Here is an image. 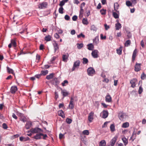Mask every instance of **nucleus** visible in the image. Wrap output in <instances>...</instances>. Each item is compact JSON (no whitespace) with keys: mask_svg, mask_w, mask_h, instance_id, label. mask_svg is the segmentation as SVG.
<instances>
[{"mask_svg":"<svg viewBox=\"0 0 146 146\" xmlns=\"http://www.w3.org/2000/svg\"><path fill=\"white\" fill-rule=\"evenodd\" d=\"M33 133H39L42 132L43 130L38 127H35L31 129L30 131Z\"/></svg>","mask_w":146,"mask_h":146,"instance_id":"nucleus-1","label":"nucleus"},{"mask_svg":"<svg viewBox=\"0 0 146 146\" xmlns=\"http://www.w3.org/2000/svg\"><path fill=\"white\" fill-rule=\"evenodd\" d=\"M87 72L88 75L90 76H92L95 73V71L94 69L93 68L91 67L88 69Z\"/></svg>","mask_w":146,"mask_h":146,"instance_id":"nucleus-2","label":"nucleus"},{"mask_svg":"<svg viewBox=\"0 0 146 146\" xmlns=\"http://www.w3.org/2000/svg\"><path fill=\"white\" fill-rule=\"evenodd\" d=\"M80 61L79 60H77L74 64L73 66L72 69V71H74L76 68L78 67L80 64Z\"/></svg>","mask_w":146,"mask_h":146,"instance_id":"nucleus-3","label":"nucleus"},{"mask_svg":"<svg viewBox=\"0 0 146 146\" xmlns=\"http://www.w3.org/2000/svg\"><path fill=\"white\" fill-rule=\"evenodd\" d=\"M118 116L121 120H123L124 118H126L127 115L125 113L120 112L119 113Z\"/></svg>","mask_w":146,"mask_h":146,"instance_id":"nucleus-4","label":"nucleus"},{"mask_svg":"<svg viewBox=\"0 0 146 146\" xmlns=\"http://www.w3.org/2000/svg\"><path fill=\"white\" fill-rule=\"evenodd\" d=\"M130 83L131 84V87L134 88L135 87L136 84L137 82V80L135 78H133L130 81Z\"/></svg>","mask_w":146,"mask_h":146,"instance_id":"nucleus-5","label":"nucleus"},{"mask_svg":"<svg viewBox=\"0 0 146 146\" xmlns=\"http://www.w3.org/2000/svg\"><path fill=\"white\" fill-rule=\"evenodd\" d=\"M74 104L73 101V99L71 97L69 105L68 108L70 109H72L74 108Z\"/></svg>","mask_w":146,"mask_h":146,"instance_id":"nucleus-6","label":"nucleus"},{"mask_svg":"<svg viewBox=\"0 0 146 146\" xmlns=\"http://www.w3.org/2000/svg\"><path fill=\"white\" fill-rule=\"evenodd\" d=\"M117 138L118 137L117 136L115 135L111 140L110 142V145L111 146H114Z\"/></svg>","mask_w":146,"mask_h":146,"instance_id":"nucleus-7","label":"nucleus"},{"mask_svg":"<svg viewBox=\"0 0 146 146\" xmlns=\"http://www.w3.org/2000/svg\"><path fill=\"white\" fill-rule=\"evenodd\" d=\"M94 115V112L93 111H91L89 114L88 119L90 122L92 121L94 119L93 116Z\"/></svg>","mask_w":146,"mask_h":146,"instance_id":"nucleus-8","label":"nucleus"},{"mask_svg":"<svg viewBox=\"0 0 146 146\" xmlns=\"http://www.w3.org/2000/svg\"><path fill=\"white\" fill-rule=\"evenodd\" d=\"M53 45L54 47V52H56V51L58 50L59 46L58 43L55 41H54V42L53 43Z\"/></svg>","mask_w":146,"mask_h":146,"instance_id":"nucleus-9","label":"nucleus"},{"mask_svg":"<svg viewBox=\"0 0 146 146\" xmlns=\"http://www.w3.org/2000/svg\"><path fill=\"white\" fill-rule=\"evenodd\" d=\"M41 135H43V133H37L36 135L33 137V138L36 140L40 139L42 138Z\"/></svg>","mask_w":146,"mask_h":146,"instance_id":"nucleus-10","label":"nucleus"},{"mask_svg":"<svg viewBox=\"0 0 146 146\" xmlns=\"http://www.w3.org/2000/svg\"><path fill=\"white\" fill-rule=\"evenodd\" d=\"M98 50H95L92 52V55L94 58H97L98 57Z\"/></svg>","mask_w":146,"mask_h":146,"instance_id":"nucleus-11","label":"nucleus"},{"mask_svg":"<svg viewBox=\"0 0 146 146\" xmlns=\"http://www.w3.org/2000/svg\"><path fill=\"white\" fill-rule=\"evenodd\" d=\"M105 101L107 102H111L112 101L111 97L109 94H108L105 97Z\"/></svg>","mask_w":146,"mask_h":146,"instance_id":"nucleus-12","label":"nucleus"},{"mask_svg":"<svg viewBox=\"0 0 146 146\" xmlns=\"http://www.w3.org/2000/svg\"><path fill=\"white\" fill-rule=\"evenodd\" d=\"M47 5V3L43 2L38 5V7L39 9H42L46 7Z\"/></svg>","mask_w":146,"mask_h":146,"instance_id":"nucleus-13","label":"nucleus"},{"mask_svg":"<svg viewBox=\"0 0 146 146\" xmlns=\"http://www.w3.org/2000/svg\"><path fill=\"white\" fill-rule=\"evenodd\" d=\"M17 88L16 86H13L11 87L10 89V92L12 94H14L17 90Z\"/></svg>","mask_w":146,"mask_h":146,"instance_id":"nucleus-14","label":"nucleus"},{"mask_svg":"<svg viewBox=\"0 0 146 146\" xmlns=\"http://www.w3.org/2000/svg\"><path fill=\"white\" fill-rule=\"evenodd\" d=\"M102 118H106L108 117V112L107 110H104L102 111Z\"/></svg>","mask_w":146,"mask_h":146,"instance_id":"nucleus-15","label":"nucleus"},{"mask_svg":"<svg viewBox=\"0 0 146 146\" xmlns=\"http://www.w3.org/2000/svg\"><path fill=\"white\" fill-rule=\"evenodd\" d=\"M58 113L59 116L63 118L65 117V116L63 111L62 110H59L58 111Z\"/></svg>","mask_w":146,"mask_h":146,"instance_id":"nucleus-16","label":"nucleus"},{"mask_svg":"<svg viewBox=\"0 0 146 146\" xmlns=\"http://www.w3.org/2000/svg\"><path fill=\"white\" fill-rule=\"evenodd\" d=\"M140 64L137 63L135 66V71L138 72L141 69Z\"/></svg>","mask_w":146,"mask_h":146,"instance_id":"nucleus-17","label":"nucleus"},{"mask_svg":"<svg viewBox=\"0 0 146 146\" xmlns=\"http://www.w3.org/2000/svg\"><path fill=\"white\" fill-rule=\"evenodd\" d=\"M68 56L69 55L68 54L67 55L63 54L62 56V60L64 62H66Z\"/></svg>","mask_w":146,"mask_h":146,"instance_id":"nucleus-18","label":"nucleus"},{"mask_svg":"<svg viewBox=\"0 0 146 146\" xmlns=\"http://www.w3.org/2000/svg\"><path fill=\"white\" fill-rule=\"evenodd\" d=\"M31 123L30 121H27L25 125V128L27 129H29L31 127Z\"/></svg>","mask_w":146,"mask_h":146,"instance_id":"nucleus-19","label":"nucleus"},{"mask_svg":"<svg viewBox=\"0 0 146 146\" xmlns=\"http://www.w3.org/2000/svg\"><path fill=\"white\" fill-rule=\"evenodd\" d=\"M93 42L94 44L97 45L99 42V38L98 36H96L93 39Z\"/></svg>","mask_w":146,"mask_h":146,"instance_id":"nucleus-20","label":"nucleus"},{"mask_svg":"<svg viewBox=\"0 0 146 146\" xmlns=\"http://www.w3.org/2000/svg\"><path fill=\"white\" fill-rule=\"evenodd\" d=\"M52 82L53 84L56 86H57L59 83L57 78H55L53 79L52 81Z\"/></svg>","mask_w":146,"mask_h":146,"instance_id":"nucleus-21","label":"nucleus"},{"mask_svg":"<svg viewBox=\"0 0 146 146\" xmlns=\"http://www.w3.org/2000/svg\"><path fill=\"white\" fill-rule=\"evenodd\" d=\"M114 10L117 12H118L117 10L119 7V5L117 3H115L114 4Z\"/></svg>","mask_w":146,"mask_h":146,"instance_id":"nucleus-22","label":"nucleus"},{"mask_svg":"<svg viewBox=\"0 0 146 146\" xmlns=\"http://www.w3.org/2000/svg\"><path fill=\"white\" fill-rule=\"evenodd\" d=\"M61 93L64 97L67 96L68 94V93L66 90H62L61 89Z\"/></svg>","mask_w":146,"mask_h":146,"instance_id":"nucleus-23","label":"nucleus"},{"mask_svg":"<svg viewBox=\"0 0 146 146\" xmlns=\"http://www.w3.org/2000/svg\"><path fill=\"white\" fill-rule=\"evenodd\" d=\"M29 138L28 137H20V140L21 141H25L27 140H29Z\"/></svg>","mask_w":146,"mask_h":146,"instance_id":"nucleus-24","label":"nucleus"},{"mask_svg":"<svg viewBox=\"0 0 146 146\" xmlns=\"http://www.w3.org/2000/svg\"><path fill=\"white\" fill-rule=\"evenodd\" d=\"M88 49L89 50H92L94 48V45L92 43L88 44Z\"/></svg>","mask_w":146,"mask_h":146,"instance_id":"nucleus-25","label":"nucleus"},{"mask_svg":"<svg viewBox=\"0 0 146 146\" xmlns=\"http://www.w3.org/2000/svg\"><path fill=\"white\" fill-rule=\"evenodd\" d=\"M106 143L105 140H103L101 141L99 144V146H105L106 145Z\"/></svg>","mask_w":146,"mask_h":146,"instance_id":"nucleus-26","label":"nucleus"},{"mask_svg":"<svg viewBox=\"0 0 146 146\" xmlns=\"http://www.w3.org/2000/svg\"><path fill=\"white\" fill-rule=\"evenodd\" d=\"M115 27L116 30H119L121 27V25L118 23L115 24Z\"/></svg>","mask_w":146,"mask_h":146,"instance_id":"nucleus-27","label":"nucleus"},{"mask_svg":"<svg viewBox=\"0 0 146 146\" xmlns=\"http://www.w3.org/2000/svg\"><path fill=\"white\" fill-rule=\"evenodd\" d=\"M51 36L49 35L46 36L44 38V40L46 41H49L51 40Z\"/></svg>","mask_w":146,"mask_h":146,"instance_id":"nucleus-28","label":"nucleus"},{"mask_svg":"<svg viewBox=\"0 0 146 146\" xmlns=\"http://www.w3.org/2000/svg\"><path fill=\"white\" fill-rule=\"evenodd\" d=\"M129 125V123L128 122H126L123 124L122 127L123 128H126L128 127Z\"/></svg>","mask_w":146,"mask_h":146,"instance_id":"nucleus-29","label":"nucleus"},{"mask_svg":"<svg viewBox=\"0 0 146 146\" xmlns=\"http://www.w3.org/2000/svg\"><path fill=\"white\" fill-rule=\"evenodd\" d=\"M7 72L9 73L14 74L13 71L12 69L10 68L8 66L7 67Z\"/></svg>","mask_w":146,"mask_h":146,"instance_id":"nucleus-30","label":"nucleus"},{"mask_svg":"<svg viewBox=\"0 0 146 146\" xmlns=\"http://www.w3.org/2000/svg\"><path fill=\"white\" fill-rule=\"evenodd\" d=\"M54 76V74L53 73H51L49 75H47L46 76V78L48 80H50Z\"/></svg>","mask_w":146,"mask_h":146,"instance_id":"nucleus-31","label":"nucleus"},{"mask_svg":"<svg viewBox=\"0 0 146 146\" xmlns=\"http://www.w3.org/2000/svg\"><path fill=\"white\" fill-rule=\"evenodd\" d=\"M117 53L119 54L120 55L121 54L122 50V47H120L119 49H117L116 50Z\"/></svg>","mask_w":146,"mask_h":146,"instance_id":"nucleus-32","label":"nucleus"},{"mask_svg":"<svg viewBox=\"0 0 146 146\" xmlns=\"http://www.w3.org/2000/svg\"><path fill=\"white\" fill-rule=\"evenodd\" d=\"M12 45L14 47L16 46V43L15 39H13L11 40V43Z\"/></svg>","mask_w":146,"mask_h":146,"instance_id":"nucleus-33","label":"nucleus"},{"mask_svg":"<svg viewBox=\"0 0 146 146\" xmlns=\"http://www.w3.org/2000/svg\"><path fill=\"white\" fill-rule=\"evenodd\" d=\"M122 140L124 143V145H126L128 143L127 139L125 137H124L122 139Z\"/></svg>","mask_w":146,"mask_h":146,"instance_id":"nucleus-34","label":"nucleus"},{"mask_svg":"<svg viewBox=\"0 0 146 146\" xmlns=\"http://www.w3.org/2000/svg\"><path fill=\"white\" fill-rule=\"evenodd\" d=\"M82 23L85 25H87L88 24V22L87 18H84L82 20Z\"/></svg>","mask_w":146,"mask_h":146,"instance_id":"nucleus-35","label":"nucleus"},{"mask_svg":"<svg viewBox=\"0 0 146 146\" xmlns=\"http://www.w3.org/2000/svg\"><path fill=\"white\" fill-rule=\"evenodd\" d=\"M131 44V41L129 40H127L125 44V46H128L130 45Z\"/></svg>","mask_w":146,"mask_h":146,"instance_id":"nucleus-36","label":"nucleus"},{"mask_svg":"<svg viewBox=\"0 0 146 146\" xmlns=\"http://www.w3.org/2000/svg\"><path fill=\"white\" fill-rule=\"evenodd\" d=\"M113 17L115 19H117L119 18V15L116 13L113 12Z\"/></svg>","mask_w":146,"mask_h":146,"instance_id":"nucleus-37","label":"nucleus"},{"mask_svg":"<svg viewBox=\"0 0 146 146\" xmlns=\"http://www.w3.org/2000/svg\"><path fill=\"white\" fill-rule=\"evenodd\" d=\"M82 133L84 135H88L89 134V132L88 130H84L83 131Z\"/></svg>","mask_w":146,"mask_h":146,"instance_id":"nucleus-38","label":"nucleus"},{"mask_svg":"<svg viewBox=\"0 0 146 146\" xmlns=\"http://www.w3.org/2000/svg\"><path fill=\"white\" fill-rule=\"evenodd\" d=\"M77 48L79 49H81L83 46V44L82 43H77Z\"/></svg>","mask_w":146,"mask_h":146,"instance_id":"nucleus-39","label":"nucleus"},{"mask_svg":"<svg viewBox=\"0 0 146 146\" xmlns=\"http://www.w3.org/2000/svg\"><path fill=\"white\" fill-rule=\"evenodd\" d=\"M48 73V71L47 70L45 71H42L41 72V75H45L47 74Z\"/></svg>","mask_w":146,"mask_h":146,"instance_id":"nucleus-40","label":"nucleus"},{"mask_svg":"<svg viewBox=\"0 0 146 146\" xmlns=\"http://www.w3.org/2000/svg\"><path fill=\"white\" fill-rule=\"evenodd\" d=\"M82 60H83V63L84 64H86L88 62V59L86 58H83L82 59Z\"/></svg>","mask_w":146,"mask_h":146,"instance_id":"nucleus-41","label":"nucleus"},{"mask_svg":"<svg viewBox=\"0 0 146 146\" xmlns=\"http://www.w3.org/2000/svg\"><path fill=\"white\" fill-rule=\"evenodd\" d=\"M110 129L111 131H113L115 130V126L113 124H112L110 126Z\"/></svg>","mask_w":146,"mask_h":146,"instance_id":"nucleus-42","label":"nucleus"},{"mask_svg":"<svg viewBox=\"0 0 146 146\" xmlns=\"http://www.w3.org/2000/svg\"><path fill=\"white\" fill-rule=\"evenodd\" d=\"M64 9L62 7H60L59 8L58 10V11L59 13L61 14H62L63 13V11Z\"/></svg>","mask_w":146,"mask_h":146,"instance_id":"nucleus-43","label":"nucleus"},{"mask_svg":"<svg viewBox=\"0 0 146 146\" xmlns=\"http://www.w3.org/2000/svg\"><path fill=\"white\" fill-rule=\"evenodd\" d=\"M143 91V89L141 87V86H139V88L138 90V93L139 94H141Z\"/></svg>","mask_w":146,"mask_h":146,"instance_id":"nucleus-44","label":"nucleus"},{"mask_svg":"<svg viewBox=\"0 0 146 146\" xmlns=\"http://www.w3.org/2000/svg\"><path fill=\"white\" fill-rule=\"evenodd\" d=\"M90 29L91 30L96 31L97 30L96 28L94 25H92Z\"/></svg>","mask_w":146,"mask_h":146,"instance_id":"nucleus-45","label":"nucleus"},{"mask_svg":"<svg viewBox=\"0 0 146 146\" xmlns=\"http://www.w3.org/2000/svg\"><path fill=\"white\" fill-rule=\"evenodd\" d=\"M126 5L128 7L130 6H131L132 5V3L131 2L129 1H127L126 2Z\"/></svg>","mask_w":146,"mask_h":146,"instance_id":"nucleus-46","label":"nucleus"},{"mask_svg":"<svg viewBox=\"0 0 146 146\" xmlns=\"http://www.w3.org/2000/svg\"><path fill=\"white\" fill-rule=\"evenodd\" d=\"M66 121L68 124H70L72 122V120L70 118H67L66 119Z\"/></svg>","mask_w":146,"mask_h":146,"instance_id":"nucleus-47","label":"nucleus"},{"mask_svg":"<svg viewBox=\"0 0 146 146\" xmlns=\"http://www.w3.org/2000/svg\"><path fill=\"white\" fill-rule=\"evenodd\" d=\"M68 82L67 80H64L62 83V84L63 86H65L66 85L65 84H68Z\"/></svg>","mask_w":146,"mask_h":146,"instance_id":"nucleus-48","label":"nucleus"},{"mask_svg":"<svg viewBox=\"0 0 146 146\" xmlns=\"http://www.w3.org/2000/svg\"><path fill=\"white\" fill-rule=\"evenodd\" d=\"M100 12L102 15H104L106 14V10L104 9H102L100 11Z\"/></svg>","mask_w":146,"mask_h":146,"instance_id":"nucleus-49","label":"nucleus"},{"mask_svg":"<svg viewBox=\"0 0 146 146\" xmlns=\"http://www.w3.org/2000/svg\"><path fill=\"white\" fill-rule=\"evenodd\" d=\"M21 120L23 122H25L27 120L26 118L24 116L21 117Z\"/></svg>","mask_w":146,"mask_h":146,"instance_id":"nucleus-50","label":"nucleus"},{"mask_svg":"<svg viewBox=\"0 0 146 146\" xmlns=\"http://www.w3.org/2000/svg\"><path fill=\"white\" fill-rule=\"evenodd\" d=\"M65 2H64V1L63 0L60 2L59 5L60 6V7H62V6H63Z\"/></svg>","mask_w":146,"mask_h":146,"instance_id":"nucleus-51","label":"nucleus"},{"mask_svg":"<svg viewBox=\"0 0 146 146\" xmlns=\"http://www.w3.org/2000/svg\"><path fill=\"white\" fill-rule=\"evenodd\" d=\"M146 77V75L144 74H142L141 75V78L142 79H144Z\"/></svg>","mask_w":146,"mask_h":146,"instance_id":"nucleus-52","label":"nucleus"},{"mask_svg":"<svg viewBox=\"0 0 146 146\" xmlns=\"http://www.w3.org/2000/svg\"><path fill=\"white\" fill-rule=\"evenodd\" d=\"M84 12V10L82 8H80V16L81 15H82Z\"/></svg>","mask_w":146,"mask_h":146,"instance_id":"nucleus-53","label":"nucleus"},{"mask_svg":"<svg viewBox=\"0 0 146 146\" xmlns=\"http://www.w3.org/2000/svg\"><path fill=\"white\" fill-rule=\"evenodd\" d=\"M77 37L78 38H80L81 37H82L84 38L85 37V35L81 33L80 34L78 35L77 36Z\"/></svg>","mask_w":146,"mask_h":146,"instance_id":"nucleus-54","label":"nucleus"},{"mask_svg":"<svg viewBox=\"0 0 146 146\" xmlns=\"http://www.w3.org/2000/svg\"><path fill=\"white\" fill-rule=\"evenodd\" d=\"M64 18L66 20H69L70 19V17L68 15H66L64 17Z\"/></svg>","mask_w":146,"mask_h":146,"instance_id":"nucleus-55","label":"nucleus"},{"mask_svg":"<svg viewBox=\"0 0 146 146\" xmlns=\"http://www.w3.org/2000/svg\"><path fill=\"white\" fill-rule=\"evenodd\" d=\"M77 19V16L76 15L72 17V19L73 21H76Z\"/></svg>","mask_w":146,"mask_h":146,"instance_id":"nucleus-56","label":"nucleus"},{"mask_svg":"<svg viewBox=\"0 0 146 146\" xmlns=\"http://www.w3.org/2000/svg\"><path fill=\"white\" fill-rule=\"evenodd\" d=\"M100 37L102 39H105L106 38V36H103V35L102 34L100 35Z\"/></svg>","mask_w":146,"mask_h":146,"instance_id":"nucleus-57","label":"nucleus"},{"mask_svg":"<svg viewBox=\"0 0 146 146\" xmlns=\"http://www.w3.org/2000/svg\"><path fill=\"white\" fill-rule=\"evenodd\" d=\"M17 113L18 115L21 117L24 116L23 114L19 112H17Z\"/></svg>","mask_w":146,"mask_h":146,"instance_id":"nucleus-58","label":"nucleus"},{"mask_svg":"<svg viewBox=\"0 0 146 146\" xmlns=\"http://www.w3.org/2000/svg\"><path fill=\"white\" fill-rule=\"evenodd\" d=\"M104 27L105 29L106 30H108L110 28L109 26L108 25L106 24L104 25Z\"/></svg>","mask_w":146,"mask_h":146,"instance_id":"nucleus-59","label":"nucleus"},{"mask_svg":"<svg viewBox=\"0 0 146 146\" xmlns=\"http://www.w3.org/2000/svg\"><path fill=\"white\" fill-rule=\"evenodd\" d=\"M64 106V104L63 103L60 104L58 106V107L59 108H60L63 107Z\"/></svg>","mask_w":146,"mask_h":146,"instance_id":"nucleus-60","label":"nucleus"},{"mask_svg":"<svg viewBox=\"0 0 146 146\" xmlns=\"http://www.w3.org/2000/svg\"><path fill=\"white\" fill-rule=\"evenodd\" d=\"M55 99L56 100L57 99L58 97V95L57 92H55Z\"/></svg>","mask_w":146,"mask_h":146,"instance_id":"nucleus-61","label":"nucleus"},{"mask_svg":"<svg viewBox=\"0 0 146 146\" xmlns=\"http://www.w3.org/2000/svg\"><path fill=\"white\" fill-rule=\"evenodd\" d=\"M12 116L13 117V118H14L16 119H17V116L14 113H13Z\"/></svg>","mask_w":146,"mask_h":146,"instance_id":"nucleus-62","label":"nucleus"},{"mask_svg":"<svg viewBox=\"0 0 146 146\" xmlns=\"http://www.w3.org/2000/svg\"><path fill=\"white\" fill-rule=\"evenodd\" d=\"M54 36L56 38H59L60 37L59 35H58V34L57 33H56L54 34Z\"/></svg>","mask_w":146,"mask_h":146,"instance_id":"nucleus-63","label":"nucleus"},{"mask_svg":"<svg viewBox=\"0 0 146 146\" xmlns=\"http://www.w3.org/2000/svg\"><path fill=\"white\" fill-rule=\"evenodd\" d=\"M75 31L74 30H72L70 32V33L72 35H74L75 34Z\"/></svg>","mask_w":146,"mask_h":146,"instance_id":"nucleus-64","label":"nucleus"}]
</instances>
